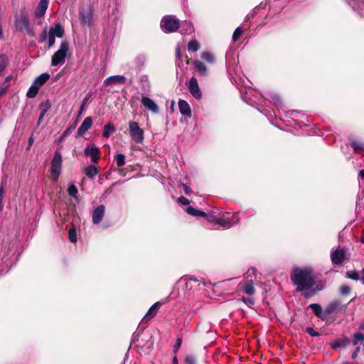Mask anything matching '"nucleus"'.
I'll use <instances>...</instances> for the list:
<instances>
[{
	"mask_svg": "<svg viewBox=\"0 0 364 364\" xmlns=\"http://www.w3.org/2000/svg\"><path fill=\"white\" fill-rule=\"evenodd\" d=\"M291 279L296 286V291L304 292L305 298H310L321 290V287L316 285V277L310 267H296L291 270Z\"/></svg>",
	"mask_w": 364,
	"mask_h": 364,
	"instance_id": "obj_1",
	"label": "nucleus"
},
{
	"mask_svg": "<svg viewBox=\"0 0 364 364\" xmlns=\"http://www.w3.org/2000/svg\"><path fill=\"white\" fill-rule=\"evenodd\" d=\"M204 284L199 279L187 276L180 278L173 285L168 299L183 300L188 298L195 291L200 289Z\"/></svg>",
	"mask_w": 364,
	"mask_h": 364,
	"instance_id": "obj_2",
	"label": "nucleus"
},
{
	"mask_svg": "<svg viewBox=\"0 0 364 364\" xmlns=\"http://www.w3.org/2000/svg\"><path fill=\"white\" fill-rule=\"evenodd\" d=\"M208 221H213L224 229H229L239 221V218L237 214L227 213L218 218L210 217Z\"/></svg>",
	"mask_w": 364,
	"mask_h": 364,
	"instance_id": "obj_3",
	"label": "nucleus"
},
{
	"mask_svg": "<svg viewBox=\"0 0 364 364\" xmlns=\"http://www.w3.org/2000/svg\"><path fill=\"white\" fill-rule=\"evenodd\" d=\"M179 20L173 15L165 16L161 21V28L166 33L176 31L179 28Z\"/></svg>",
	"mask_w": 364,
	"mask_h": 364,
	"instance_id": "obj_4",
	"label": "nucleus"
},
{
	"mask_svg": "<svg viewBox=\"0 0 364 364\" xmlns=\"http://www.w3.org/2000/svg\"><path fill=\"white\" fill-rule=\"evenodd\" d=\"M68 47L69 44L68 41H64L61 42L59 49L52 55V66H57L65 63L66 55L68 51Z\"/></svg>",
	"mask_w": 364,
	"mask_h": 364,
	"instance_id": "obj_5",
	"label": "nucleus"
},
{
	"mask_svg": "<svg viewBox=\"0 0 364 364\" xmlns=\"http://www.w3.org/2000/svg\"><path fill=\"white\" fill-rule=\"evenodd\" d=\"M129 135L132 139L136 143H141L144 141V130L140 128L136 122L129 123Z\"/></svg>",
	"mask_w": 364,
	"mask_h": 364,
	"instance_id": "obj_6",
	"label": "nucleus"
},
{
	"mask_svg": "<svg viewBox=\"0 0 364 364\" xmlns=\"http://www.w3.org/2000/svg\"><path fill=\"white\" fill-rule=\"evenodd\" d=\"M92 10L90 7L84 9L80 11V21L83 26L90 27L92 23Z\"/></svg>",
	"mask_w": 364,
	"mask_h": 364,
	"instance_id": "obj_7",
	"label": "nucleus"
},
{
	"mask_svg": "<svg viewBox=\"0 0 364 364\" xmlns=\"http://www.w3.org/2000/svg\"><path fill=\"white\" fill-rule=\"evenodd\" d=\"M187 87L191 94L197 100H200L202 97V92L199 87L198 80L196 77H192L188 82Z\"/></svg>",
	"mask_w": 364,
	"mask_h": 364,
	"instance_id": "obj_8",
	"label": "nucleus"
},
{
	"mask_svg": "<svg viewBox=\"0 0 364 364\" xmlns=\"http://www.w3.org/2000/svg\"><path fill=\"white\" fill-rule=\"evenodd\" d=\"M83 156L90 159H100V149L94 144H90L83 150Z\"/></svg>",
	"mask_w": 364,
	"mask_h": 364,
	"instance_id": "obj_9",
	"label": "nucleus"
},
{
	"mask_svg": "<svg viewBox=\"0 0 364 364\" xmlns=\"http://www.w3.org/2000/svg\"><path fill=\"white\" fill-rule=\"evenodd\" d=\"M49 0H40L34 11V17L36 19H41L44 17L48 9Z\"/></svg>",
	"mask_w": 364,
	"mask_h": 364,
	"instance_id": "obj_10",
	"label": "nucleus"
},
{
	"mask_svg": "<svg viewBox=\"0 0 364 364\" xmlns=\"http://www.w3.org/2000/svg\"><path fill=\"white\" fill-rule=\"evenodd\" d=\"M346 259V252L343 249L332 250L331 252V259L333 264H341Z\"/></svg>",
	"mask_w": 364,
	"mask_h": 364,
	"instance_id": "obj_11",
	"label": "nucleus"
},
{
	"mask_svg": "<svg viewBox=\"0 0 364 364\" xmlns=\"http://www.w3.org/2000/svg\"><path fill=\"white\" fill-rule=\"evenodd\" d=\"M141 103L145 108L151 111L154 114L159 112V107L156 103L148 97H142L141 99Z\"/></svg>",
	"mask_w": 364,
	"mask_h": 364,
	"instance_id": "obj_12",
	"label": "nucleus"
},
{
	"mask_svg": "<svg viewBox=\"0 0 364 364\" xmlns=\"http://www.w3.org/2000/svg\"><path fill=\"white\" fill-rule=\"evenodd\" d=\"M62 161H52L50 166V178L57 181L62 169Z\"/></svg>",
	"mask_w": 364,
	"mask_h": 364,
	"instance_id": "obj_13",
	"label": "nucleus"
},
{
	"mask_svg": "<svg viewBox=\"0 0 364 364\" xmlns=\"http://www.w3.org/2000/svg\"><path fill=\"white\" fill-rule=\"evenodd\" d=\"M347 307V305H342L339 301H333L331 302L326 308V314L327 316L331 315L338 311L344 310Z\"/></svg>",
	"mask_w": 364,
	"mask_h": 364,
	"instance_id": "obj_14",
	"label": "nucleus"
},
{
	"mask_svg": "<svg viewBox=\"0 0 364 364\" xmlns=\"http://www.w3.org/2000/svg\"><path fill=\"white\" fill-rule=\"evenodd\" d=\"M105 213V207L103 205H100L93 210L92 214V223L98 224L102 220Z\"/></svg>",
	"mask_w": 364,
	"mask_h": 364,
	"instance_id": "obj_15",
	"label": "nucleus"
},
{
	"mask_svg": "<svg viewBox=\"0 0 364 364\" xmlns=\"http://www.w3.org/2000/svg\"><path fill=\"white\" fill-rule=\"evenodd\" d=\"M92 124V119L91 117H87L80 126V127L77 129V136H83L85 132L90 129Z\"/></svg>",
	"mask_w": 364,
	"mask_h": 364,
	"instance_id": "obj_16",
	"label": "nucleus"
},
{
	"mask_svg": "<svg viewBox=\"0 0 364 364\" xmlns=\"http://www.w3.org/2000/svg\"><path fill=\"white\" fill-rule=\"evenodd\" d=\"M161 306V303L158 301L154 304L151 308L149 309L148 312L144 316L142 321H147L154 318L156 314L158 313L160 307Z\"/></svg>",
	"mask_w": 364,
	"mask_h": 364,
	"instance_id": "obj_17",
	"label": "nucleus"
},
{
	"mask_svg": "<svg viewBox=\"0 0 364 364\" xmlns=\"http://www.w3.org/2000/svg\"><path fill=\"white\" fill-rule=\"evenodd\" d=\"M29 25V19L26 12L21 14L20 17L16 20V26L20 31L24 30V28L28 27Z\"/></svg>",
	"mask_w": 364,
	"mask_h": 364,
	"instance_id": "obj_18",
	"label": "nucleus"
},
{
	"mask_svg": "<svg viewBox=\"0 0 364 364\" xmlns=\"http://www.w3.org/2000/svg\"><path fill=\"white\" fill-rule=\"evenodd\" d=\"M350 339L347 337L342 338H338L331 342L330 346L333 349H337L338 348H346L350 343Z\"/></svg>",
	"mask_w": 364,
	"mask_h": 364,
	"instance_id": "obj_19",
	"label": "nucleus"
},
{
	"mask_svg": "<svg viewBox=\"0 0 364 364\" xmlns=\"http://www.w3.org/2000/svg\"><path fill=\"white\" fill-rule=\"evenodd\" d=\"M126 82V77L123 75H112L104 80V85L124 84Z\"/></svg>",
	"mask_w": 364,
	"mask_h": 364,
	"instance_id": "obj_20",
	"label": "nucleus"
},
{
	"mask_svg": "<svg viewBox=\"0 0 364 364\" xmlns=\"http://www.w3.org/2000/svg\"><path fill=\"white\" fill-rule=\"evenodd\" d=\"M179 111L182 115L191 117V110L189 104L184 100H179L178 101Z\"/></svg>",
	"mask_w": 364,
	"mask_h": 364,
	"instance_id": "obj_21",
	"label": "nucleus"
},
{
	"mask_svg": "<svg viewBox=\"0 0 364 364\" xmlns=\"http://www.w3.org/2000/svg\"><path fill=\"white\" fill-rule=\"evenodd\" d=\"M309 308L311 309L314 314L319 318L324 320L327 315L323 314L322 307L318 304H311L309 306Z\"/></svg>",
	"mask_w": 364,
	"mask_h": 364,
	"instance_id": "obj_22",
	"label": "nucleus"
},
{
	"mask_svg": "<svg viewBox=\"0 0 364 364\" xmlns=\"http://www.w3.org/2000/svg\"><path fill=\"white\" fill-rule=\"evenodd\" d=\"M146 56L144 54H139L134 58V63L137 70H141L145 65Z\"/></svg>",
	"mask_w": 364,
	"mask_h": 364,
	"instance_id": "obj_23",
	"label": "nucleus"
},
{
	"mask_svg": "<svg viewBox=\"0 0 364 364\" xmlns=\"http://www.w3.org/2000/svg\"><path fill=\"white\" fill-rule=\"evenodd\" d=\"M50 78V75L47 73H42L39 76H38L35 80L33 82V84L39 89L43 85H44Z\"/></svg>",
	"mask_w": 364,
	"mask_h": 364,
	"instance_id": "obj_24",
	"label": "nucleus"
},
{
	"mask_svg": "<svg viewBox=\"0 0 364 364\" xmlns=\"http://www.w3.org/2000/svg\"><path fill=\"white\" fill-rule=\"evenodd\" d=\"M48 34L54 37L61 38L64 34V28L60 24H56L49 29Z\"/></svg>",
	"mask_w": 364,
	"mask_h": 364,
	"instance_id": "obj_25",
	"label": "nucleus"
},
{
	"mask_svg": "<svg viewBox=\"0 0 364 364\" xmlns=\"http://www.w3.org/2000/svg\"><path fill=\"white\" fill-rule=\"evenodd\" d=\"M193 65L198 73L201 76H205L208 74L207 68L205 63L200 60H195L193 62Z\"/></svg>",
	"mask_w": 364,
	"mask_h": 364,
	"instance_id": "obj_26",
	"label": "nucleus"
},
{
	"mask_svg": "<svg viewBox=\"0 0 364 364\" xmlns=\"http://www.w3.org/2000/svg\"><path fill=\"white\" fill-rule=\"evenodd\" d=\"M139 83L143 91H149L150 89V82L147 75H141L139 77Z\"/></svg>",
	"mask_w": 364,
	"mask_h": 364,
	"instance_id": "obj_27",
	"label": "nucleus"
},
{
	"mask_svg": "<svg viewBox=\"0 0 364 364\" xmlns=\"http://www.w3.org/2000/svg\"><path fill=\"white\" fill-rule=\"evenodd\" d=\"M179 28H181V33L183 34L190 33L193 31L192 23L188 21H184L180 23Z\"/></svg>",
	"mask_w": 364,
	"mask_h": 364,
	"instance_id": "obj_28",
	"label": "nucleus"
},
{
	"mask_svg": "<svg viewBox=\"0 0 364 364\" xmlns=\"http://www.w3.org/2000/svg\"><path fill=\"white\" fill-rule=\"evenodd\" d=\"M186 212L189 215L195 216V217H207V214L204 211L196 209L195 208H193L192 206H188L186 208Z\"/></svg>",
	"mask_w": 364,
	"mask_h": 364,
	"instance_id": "obj_29",
	"label": "nucleus"
},
{
	"mask_svg": "<svg viewBox=\"0 0 364 364\" xmlns=\"http://www.w3.org/2000/svg\"><path fill=\"white\" fill-rule=\"evenodd\" d=\"M84 172L88 178H92L97 174L98 171L95 165H90L85 168Z\"/></svg>",
	"mask_w": 364,
	"mask_h": 364,
	"instance_id": "obj_30",
	"label": "nucleus"
},
{
	"mask_svg": "<svg viewBox=\"0 0 364 364\" xmlns=\"http://www.w3.org/2000/svg\"><path fill=\"white\" fill-rule=\"evenodd\" d=\"M116 131L115 127L112 124H107L105 125L102 132V136L109 138L112 133Z\"/></svg>",
	"mask_w": 364,
	"mask_h": 364,
	"instance_id": "obj_31",
	"label": "nucleus"
},
{
	"mask_svg": "<svg viewBox=\"0 0 364 364\" xmlns=\"http://www.w3.org/2000/svg\"><path fill=\"white\" fill-rule=\"evenodd\" d=\"M200 45L197 40H191L188 43V50L190 52H196L199 50Z\"/></svg>",
	"mask_w": 364,
	"mask_h": 364,
	"instance_id": "obj_32",
	"label": "nucleus"
},
{
	"mask_svg": "<svg viewBox=\"0 0 364 364\" xmlns=\"http://www.w3.org/2000/svg\"><path fill=\"white\" fill-rule=\"evenodd\" d=\"M350 144L353 150L357 152L364 151V143L361 141L354 140L350 142Z\"/></svg>",
	"mask_w": 364,
	"mask_h": 364,
	"instance_id": "obj_33",
	"label": "nucleus"
},
{
	"mask_svg": "<svg viewBox=\"0 0 364 364\" xmlns=\"http://www.w3.org/2000/svg\"><path fill=\"white\" fill-rule=\"evenodd\" d=\"M201 58L205 60L206 62L209 63H215V57L214 55L208 52V51H204L201 53Z\"/></svg>",
	"mask_w": 364,
	"mask_h": 364,
	"instance_id": "obj_34",
	"label": "nucleus"
},
{
	"mask_svg": "<svg viewBox=\"0 0 364 364\" xmlns=\"http://www.w3.org/2000/svg\"><path fill=\"white\" fill-rule=\"evenodd\" d=\"M38 90L39 89L37 87V86L34 85L32 83V85L30 86L27 91L26 97L28 98H33L38 92Z\"/></svg>",
	"mask_w": 364,
	"mask_h": 364,
	"instance_id": "obj_35",
	"label": "nucleus"
},
{
	"mask_svg": "<svg viewBox=\"0 0 364 364\" xmlns=\"http://www.w3.org/2000/svg\"><path fill=\"white\" fill-rule=\"evenodd\" d=\"M364 341V335L360 332L355 333L353 335V345L357 346L359 342Z\"/></svg>",
	"mask_w": 364,
	"mask_h": 364,
	"instance_id": "obj_36",
	"label": "nucleus"
},
{
	"mask_svg": "<svg viewBox=\"0 0 364 364\" xmlns=\"http://www.w3.org/2000/svg\"><path fill=\"white\" fill-rule=\"evenodd\" d=\"M8 65V58L6 55H0V74L4 70Z\"/></svg>",
	"mask_w": 364,
	"mask_h": 364,
	"instance_id": "obj_37",
	"label": "nucleus"
},
{
	"mask_svg": "<svg viewBox=\"0 0 364 364\" xmlns=\"http://www.w3.org/2000/svg\"><path fill=\"white\" fill-rule=\"evenodd\" d=\"M346 277L348 279L353 280H360V277H359V274L356 271H348L346 273Z\"/></svg>",
	"mask_w": 364,
	"mask_h": 364,
	"instance_id": "obj_38",
	"label": "nucleus"
},
{
	"mask_svg": "<svg viewBox=\"0 0 364 364\" xmlns=\"http://www.w3.org/2000/svg\"><path fill=\"white\" fill-rule=\"evenodd\" d=\"M353 9L357 10L360 15L364 16V2L360 3H350Z\"/></svg>",
	"mask_w": 364,
	"mask_h": 364,
	"instance_id": "obj_39",
	"label": "nucleus"
},
{
	"mask_svg": "<svg viewBox=\"0 0 364 364\" xmlns=\"http://www.w3.org/2000/svg\"><path fill=\"white\" fill-rule=\"evenodd\" d=\"M50 102L48 100H47L46 101H45L43 102H41L39 105V108H40L41 111L44 112L46 113L48 112V110L50 109Z\"/></svg>",
	"mask_w": 364,
	"mask_h": 364,
	"instance_id": "obj_40",
	"label": "nucleus"
},
{
	"mask_svg": "<svg viewBox=\"0 0 364 364\" xmlns=\"http://www.w3.org/2000/svg\"><path fill=\"white\" fill-rule=\"evenodd\" d=\"M68 237L71 242H75L77 241L76 232L74 228H70L68 231Z\"/></svg>",
	"mask_w": 364,
	"mask_h": 364,
	"instance_id": "obj_41",
	"label": "nucleus"
},
{
	"mask_svg": "<svg viewBox=\"0 0 364 364\" xmlns=\"http://www.w3.org/2000/svg\"><path fill=\"white\" fill-rule=\"evenodd\" d=\"M77 192V188L74 184H71L69 186L68 193L70 196L76 197Z\"/></svg>",
	"mask_w": 364,
	"mask_h": 364,
	"instance_id": "obj_42",
	"label": "nucleus"
},
{
	"mask_svg": "<svg viewBox=\"0 0 364 364\" xmlns=\"http://www.w3.org/2000/svg\"><path fill=\"white\" fill-rule=\"evenodd\" d=\"M339 291L341 294L347 295L350 292L351 288L348 285L343 284L340 287Z\"/></svg>",
	"mask_w": 364,
	"mask_h": 364,
	"instance_id": "obj_43",
	"label": "nucleus"
},
{
	"mask_svg": "<svg viewBox=\"0 0 364 364\" xmlns=\"http://www.w3.org/2000/svg\"><path fill=\"white\" fill-rule=\"evenodd\" d=\"M271 97H272V100H273V102L275 103V105L278 107H282V101L281 97L278 95L274 94Z\"/></svg>",
	"mask_w": 364,
	"mask_h": 364,
	"instance_id": "obj_44",
	"label": "nucleus"
},
{
	"mask_svg": "<svg viewBox=\"0 0 364 364\" xmlns=\"http://www.w3.org/2000/svg\"><path fill=\"white\" fill-rule=\"evenodd\" d=\"M242 33V29L241 28V27H237L233 33V35L232 37V41H236L240 37Z\"/></svg>",
	"mask_w": 364,
	"mask_h": 364,
	"instance_id": "obj_45",
	"label": "nucleus"
},
{
	"mask_svg": "<svg viewBox=\"0 0 364 364\" xmlns=\"http://www.w3.org/2000/svg\"><path fill=\"white\" fill-rule=\"evenodd\" d=\"M241 97L243 99L244 102H245L247 105L250 104V97L248 92L246 90L241 91Z\"/></svg>",
	"mask_w": 364,
	"mask_h": 364,
	"instance_id": "obj_46",
	"label": "nucleus"
},
{
	"mask_svg": "<svg viewBox=\"0 0 364 364\" xmlns=\"http://www.w3.org/2000/svg\"><path fill=\"white\" fill-rule=\"evenodd\" d=\"M90 94H88V95H87V96L83 99V100H82V104H81V106H80V110H79V112H78V115H80V114L83 112V111H84V109H85V105H87V101H88V100H89V98H90Z\"/></svg>",
	"mask_w": 364,
	"mask_h": 364,
	"instance_id": "obj_47",
	"label": "nucleus"
},
{
	"mask_svg": "<svg viewBox=\"0 0 364 364\" xmlns=\"http://www.w3.org/2000/svg\"><path fill=\"white\" fill-rule=\"evenodd\" d=\"M185 364H196V357L192 355H186L185 358Z\"/></svg>",
	"mask_w": 364,
	"mask_h": 364,
	"instance_id": "obj_48",
	"label": "nucleus"
},
{
	"mask_svg": "<svg viewBox=\"0 0 364 364\" xmlns=\"http://www.w3.org/2000/svg\"><path fill=\"white\" fill-rule=\"evenodd\" d=\"M47 38H48V33L47 31V29L45 28L40 34L38 42L43 43L47 39Z\"/></svg>",
	"mask_w": 364,
	"mask_h": 364,
	"instance_id": "obj_49",
	"label": "nucleus"
},
{
	"mask_svg": "<svg viewBox=\"0 0 364 364\" xmlns=\"http://www.w3.org/2000/svg\"><path fill=\"white\" fill-rule=\"evenodd\" d=\"M182 344V338H178L173 347V351L176 353Z\"/></svg>",
	"mask_w": 364,
	"mask_h": 364,
	"instance_id": "obj_50",
	"label": "nucleus"
},
{
	"mask_svg": "<svg viewBox=\"0 0 364 364\" xmlns=\"http://www.w3.org/2000/svg\"><path fill=\"white\" fill-rule=\"evenodd\" d=\"M306 332L308 333L311 336L316 337L319 336V333L314 331L313 328L308 327L306 328Z\"/></svg>",
	"mask_w": 364,
	"mask_h": 364,
	"instance_id": "obj_51",
	"label": "nucleus"
},
{
	"mask_svg": "<svg viewBox=\"0 0 364 364\" xmlns=\"http://www.w3.org/2000/svg\"><path fill=\"white\" fill-rule=\"evenodd\" d=\"M178 202L181 205H186L190 203V201L188 198L184 196H181L178 198Z\"/></svg>",
	"mask_w": 364,
	"mask_h": 364,
	"instance_id": "obj_52",
	"label": "nucleus"
},
{
	"mask_svg": "<svg viewBox=\"0 0 364 364\" xmlns=\"http://www.w3.org/2000/svg\"><path fill=\"white\" fill-rule=\"evenodd\" d=\"M55 37L53 36H50V34H48V48H50L51 47H53L55 44Z\"/></svg>",
	"mask_w": 364,
	"mask_h": 364,
	"instance_id": "obj_53",
	"label": "nucleus"
},
{
	"mask_svg": "<svg viewBox=\"0 0 364 364\" xmlns=\"http://www.w3.org/2000/svg\"><path fill=\"white\" fill-rule=\"evenodd\" d=\"M181 186L183 187V190L186 195H188L191 193V188L188 186L186 184L181 183Z\"/></svg>",
	"mask_w": 364,
	"mask_h": 364,
	"instance_id": "obj_54",
	"label": "nucleus"
},
{
	"mask_svg": "<svg viewBox=\"0 0 364 364\" xmlns=\"http://www.w3.org/2000/svg\"><path fill=\"white\" fill-rule=\"evenodd\" d=\"M24 30L26 31V33L31 36V37H34L35 36V32L33 30V28H31L30 25L28 26V27L25 28Z\"/></svg>",
	"mask_w": 364,
	"mask_h": 364,
	"instance_id": "obj_55",
	"label": "nucleus"
},
{
	"mask_svg": "<svg viewBox=\"0 0 364 364\" xmlns=\"http://www.w3.org/2000/svg\"><path fill=\"white\" fill-rule=\"evenodd\" d=\"M3 193H4V187H3V186H0V211H1L4 208V205L2 203Z\"/></svg>",
	"mask_w": 364,
	"mask_h": 364,
	"instance_id": "obj_56",
	"label": "nucleus"
},
{
	"mask_svg": "<svg viewBox=\"0 0 364 364\" xmlns=\"http://www.w3.org/2000/svg\"><path fill=\"white\" fill-rule=\"evenodd\" d=\"M243 291L245 294L250 295V284L247 283L245 284V287L243 288Z\"/></svg>",
	"mask_w": 364,
	"mask_h": 364,
	"instance_id": "obj_57",
	"label": "nucleus"
},
{
	"mask_svg": "<svg viewBox=\"0 0 364 364\" xmlns=\"http://www.w3.org/2000/svg\"><path fill=\"white\" fill-rule=\"evenodd\" d=\"M360 346L356 347L355 350L352 353L351 358L353 359H355L357 358L358 353L360 352Z\"/></svg>",
	"mask_w": 364,
	"mask_h": 364,
	"instance_id": "obj_58",
	"label": "nucleus"
},
{
	"mask_svg": "<svg viewBox=\"0 0 364 364\" xmlns=\"http://www.w3.org/2000/svg\"><path fill=\"white\" fill-rule=\"evenodd\" d=\"M75 126H73V127L70 126V127H68L63 132L68 136L70 134V132H72V130L73 129H75Z\"/></svg>",
	"mask_w": 364,
	"mask_h": 364,
	"instance_id": "obj_59",
	"label": "nucleus"
},
{
	"mask_svg": "<svg viewBox=\"0 0 364 364\" xmlns=\"http://www.w3.org/2000/svg\"><path fill=\"white\" fill-rule=\"evenodd\" d=\"M116 162L117 168H121L125 164V161H116Z\"/></svg>",
	"mask_w": 364,
	"mask_h": 364,
	"instance_id": "obj_60",
	"label": "nucleus"
},
{
	"mask_svg": "<svg viewBox=\"0 0 364 364\" xmlns=\"http://www.w3.org/2000/svg\"><path fill=\"white\" fill-rule=\"evenodd\" d=\"M46 114V112L41 111V114H40V116L38 118V124H40L41 120L43 119Z\"/></svg>",
	"mask_w": 364,
	"mask_h": 364,
	"instance_id": "obj_61",
	"label": "nucleus"
},
{
	"mask_svg": "<svg viewBox=\"0 0 364 364\" xmlns=\"http://www.w3.org/2000/svg\"><path fill=\"white\" fill-rule=\"evenodd\" d=\"M34 142V138L33 137V136H31L29 138H28V148L30 146H32V144H33Z\"/></svg>",
	"mask_w": 364,
	"mask_h": 364,
	"instance_id": "obj_62",
	"label": "nucleus"
},
{
	"mask_svg": "<svg viewBox=\"0 0 364 364\" xmlns=\"http://www.w3.org/2000/svg\"><path fill=\"white\" fill-rule=\"evenodd\" d=\"M53 159H61V154L60 152L56 151Z\"/></svg>",
	"mask_w": 364,
	"mask_h": 364,
	"instance_id": "obj_63",
	"label": "nucleus"
},
{
	"mask_svg": "<svg viewBox=\"0 0 364 364\" xmlns=\"http://www.w3.org/2000/svg\"><path fill=\"white\" fill-rule=\"evenodd\" d=\"M361 277H360V282H362L363 284H364V268L362 269L361 271Z\"/></svg>",
	"mask_w": 364,
	"mask_h": 364,
	"instance_id": "obj_64",
	"label": "nucleus"
}]
</instances>
